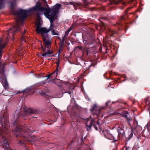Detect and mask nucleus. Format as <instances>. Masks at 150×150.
I'll use <instances>...</instances> for the list:
<instances>
[{"instance_id": "c9c22d12", "label": "nucleus", "mask_w": 150, "mask_h": 150, "mask_svg": "<svg viewBox=\"0 0 150 150\" xmlns=\"http://www.w3.org/2000/svg\"><path fill=\"white\" fill-rule=\"evenodd\" d=\"M74 7L75 6V5H74Z\"/></svg>"}, {"instance_id": "f3484780", "label": "nucleus", "mask_w": 150, "mask_h": 150, "mask_svg": "<svg viewBox=\"0 0 150 150\" xmlns=\"http://www.w3.org/2000/svg\"><path fill=\"white\" fill-rule=\"evenodd\" d=\"M74 26L72 25L71 27H70L68 30H67L70 32L73 28Z\"/></svg>"}, {"instance_id": "7ed1b4c3", "label": "nucleus", "mask_w": 150, "mask_h": 150, "mask_svg": "<svg viewBox=\"0 0 150 150\" xmlns=\"http://www.w3.org/2000/svg\"><path fill=\"white\" fill-rule=\"evenodd\" d=\"M22 114V113L20 111L17 110L16 112V117H14V120H17L18 116L21 115ZM17 120L16 121L14 120V121L13 125L16 127V128L14 130L15 132V134L17 137H18L19 135L22 136V133L23 132L21 128L19 127V125L17 124Z\"/></svg>"}, {"instance_id": "b1692460", "label": "nucleus", "mask_w": 150, "mask_h": 150, "mask_svg": "<svg viewBox=\"0 0 150 150\" xmlns=\"http://www.w3.org/2000/svg\"><path fill=\"white\" fill-rule=\"evenodd\" d=\"M78 47L80 49H82V47L81 46H79Z\"/></svg>"}, {"instance_id": "e433bc0d", "label": "nucleus", "mask_w": 150, "mask_h": 150, "mask_svg": "<svg viewBox=\"0 0 150 150\" xmlns=\"http://www.w3.org/2000/svg\"><path fill=\"white\" fill-rule=\"evenodd\" d=\"M70 93H70V92L69 93V94H70Z\"/></svg>"}, {"instance_id": "2f4dec72", "label": "nucleus", "mask_w": 150, "mask_h": 150, "mask_svg": "<svg viewBox=\"0 0 150 150\" xmlns=\"http://www.w3.org/2000/svg\"><path fill=\"white\" fill-rule=\"evenodd\" d=\"M128 149V148H126V149L125 150H127Z\"/></svg>"}, {"instance_id": "a878e982", "label": "nucleus", "mask_w": 150, "mask_h": 150, "mask_svg": "<svg viewBox=\"0 0 150 150\" xmlns=\"http://www.w3.org/2000/svg\"><path fill=\"white\" fill-rule=\"evenodd\" d=\"M97 124L98 125H99L100 124V122L99 121H98L97 122Z\"/></svg>"}, {"instance_id": "aec40b11", "label": "nucleus", "mask_w": 150, "mask_h": 150, "mask_svg": "<svg viewBox=\"0 0 150 150\" xmlns=\"http://www.w3.org/2000/svg\"><path fill=\"white\" fill-rule=\"evenodd\" d=\"M125 127L124 126H123L122 127H118V130H120V129H121V130H122L123 129V128H124Z\"/></svg>"}, {"instance_id": "4be33fe9", "label": "nucleus", "mask_w": 150, "mask_h": 150, "mask_svg": "<svg viewBox=\"0 0 150 150\" xmlns=\"http://www.w3.org/2000/svg\"><path fill=\"white\" fill-rule=\"evenodd\" d=\"M133 135V134L132 133V132H131L130 133V135L129 136V137L130 138H132V137Z\"/></svg>"}, {"instance_id": "39448f33", "label": "nucleus", "mask_w": 150, "mask_h": 150, "mask_svg": "<svg viewBox=\"0 0 150 150\" xmlns=\"http://www.w3.org/2000/svg\"><path fill=\"white\" fill-rule=\"evenodd\" d=\"M1 141L3 143V147L5 150H10L8 141L6 140V137L2 136Z\"/></svg>"}, {"instance_id": "20e7f679", "label": "nucleus", "mask_w": 150, "mask_h": 150, "mask_svg": "<svg viewBox=\"0 0 150 150\" xmlns=\"http://www.w3.org/2000/svg\"><path fill=\"white\" fill-rule=\"evenodd\" d=\"M8 124V118L7 116H4L3 117L0 118V124L2 127L0 130L1 133L2 134L4 133L5 134L7 133V126Z\"/></svg>"}, {"instance_id": "f03ea898", "label": "nucleus", "mask_w": 150, "mask_h": 150, "mask_svg": "<svg viewBox=\"0 0 150 150\" xmlns=\"http://www.w3.org/2000/svg\"><path fill=\"white\" fill-rule=\"evenodd\" d=\"M42 14H43V13H40L39 12L37 13L36 31L38 33L41 34L42 39L45 45V49L44 50H43L45 53L42 54V56L45 57H49L50 56V55L52 53V51H50L49 50V47L51 44V39L47 34L49 32V28L47 29L45 28H41L40 27L41 25V18L39 15Z\"/></svg>"}, {"instance_id": "dca6fc26", "label": "nucleus", "mask_w": 150, "mask_h": 150, "mask_svg": "<svg viewBox=\"0 0 150 150\" xmlns=\"http://www.w3.org/2000/svg\"><path fill=\"white\" fill-rule=\"evenodd\" d=\"M69 33V32L67 30V31L65 32V35L63 37L66 38L68 35Z\"/></svg>"}, {"instance_id": "9b49d317", "label": "nucleus", "mask_w": 150, "mask_h": 150, "mask_svg": "<svg viewBox=\"0 0 150 150\" xmlns=\"http://www.w3.org/2000/svg\"><path fill=\"white\" fill-rule=\"evenodd\" d=\"M119 136V133L118 132V131H117L116 132V133L113 136V139H115V138L116 137H118Z\"/></svg>"}, {"instance_id": "5701e85b", "label": "nucleus", "mask_w": 150, "mask_h": 150, "mask_svg": "<svg viewBox=\"0 0 150 150\" xmlns=\"http://www.w3.org/2000/svg\"><path fill=\"white\" fill-rule=\"evenodd\" d=\"M102 25L103 27H106V25L105 24L103 23Z\"/></svg>"}, {"instance_id": "9d476101", "label": "nucleus", "mask_w": 150, "mask_h": 150, "mask_svg": "<svg viewBox=\"0 0 150 150\" xmlns=\"http://www.w3.org/2000/svg\"><path fill=\"white\" fill-rule=\"evenodd\" d=\"M6 45V44H2L1 42H0V50L1 52V55L2 53V50L5 47Z\"/></svg>"}, {"instance_id": "1a4fd4ad", "label": "nucleus", "mask_w": 150, "mask_h": 150, "mask_svg": "<svg viewBox=\"0 0 150 150\" xmlns=\"http://www.w3.org/2000/svg\"><path fill=\"white\" fill-rule=\"evenodd\" d=\"M117 32L110 29H109L108 33L110 37L112 36L114 34L116 33Z\"/></svg>"}, {"instance_id": "bb28decb", "label": "nucleus", "mask_w": 150, "mask_h": 150, "mask_svg": "<svg viewBox=\"0 0 150 150\" xmlns=\"http://www.w3.org/2000/svg\"><path fill=\"white\" fill-rule=\"evenodd\" d=\"M18 110L19 111V110H21V108H18Z\"/></svg>"}, {"instance_id": "6e6552de", "label": "nucleus", "mask_w": 150, "mask_h": 150, "mask_svg": "<svg viewBox=\"0 0 150 150\" xmlns=\"http://www.w3.org/2000/svg\"><path fill=\"white\" fill-rule=\"evenodd\" d=\"M24 114L25 115L28 116L30 114H33L35 113V111L34 110L31 109V108L28 109L27 110L24 111Z\"/></svg>"}, {"instance_id": "0eeeda50", "label": "nucleus", "mask_w": 150, "mask_h": 150, "mask_svg": "<svg viewBox=\"0 0 150 150\" xmlns=\"http://www.w3.org/2000/svg\"><path fill=\"white\" fill-rule=\"evenodd\" d=\"M56 64H57V68L56 69L55 71L53 72H52L51 74H49L48 75H47L46 76V80H48V79L50 77V76L52 74H54V76L55 78H56L58 74V67H59V62L57 63Z\"/></svg>"}, {"instance_id": "6ab92c4d", "label": "nucleus", "mask_w": 150, "mask_h": 150, "mask_svg": "<svg viewBox=\"0 0 150 150\" xmlns=\"http://www.w3.org/2000/svg\"><path fill=\"white\" fill-rule=\"evenodd\" d=\"M18 143L21 145H22L24 144V143L21 140H19Z\"/></svg>"}, {"instance_id": "4468645a", "label": "nucleus", "mask_w": 150, "mask_h": 150, "mask_svg": "<svg viewBox=\"0 0 150 150\" xmlns=\"http://www.w3.org/2000/svg\"><path fill=\"white\" fill-rule=\"evenodd\" d=\"M97 107V105H94L93 106L92 109H91V110L92 111H93L95 110L96 109Z\"/></svg>"}, {"instance_id": "473e14b6", "label": "nucleus", "mask_w": 150, "mask_h": 150, "mask_svg": "<svg viewBox=\"0 0 150 150\" xmlns=\"http://www.w3.org/2000/svg\"><path fill=\"white\" fill-rule=\"evenodd\" d=\"M100 110H99L98 111V112H100Z\"/></svg>"}, {"instance_id": "412c9836", "label": "nucleus", "mask_w": 150, "mask_h": 150, "mask_svg": "<svg viewBox=\"0 0 150 150\" xmlns=\"http://www.w3.org/2000/svg\"><path fill=\"white\" fill-rule=\"evenodd\" d=\"M111 103V101L110 100L108 101L106 103H105V105L106 106H107L109 104V103Z\"/></svg>"}, {"instance_id": "c85d7f7f", "label": "nucleus", "mask_w": 150, "mask_h": 150, "mask_svg": "<svg viewBox=\"0 0 150 150\" xmlns=\"http://www.w3.org/2000/svg\"><path fill=\"white\" fill-rule=\"evenodd\" d=\"M24 33H25V28H24Z\"/></svg>"}, {"instance_id": "72a5a7b5", "label": "nucleus", "mask_w": 150, "mask_h": 150, "mask_svg": "<svg viewBox=\"0 0 150 150\" xmlns=\"http://www.w3.org/2000/svg\"><path fill=\"white\" fill-rule=\"evenodd\" d=\"M58 39H60V38H58Z\"/></svg>"}, {"instance_id": "423d86ee", "label": "nucleus", "mask_w": 150, "mask_h": 150, "mask_svg": "<svg viewBox=\"0 0 150 150\" xmlns=\"http://www.w3.org/2000/svg\"><path fill=\"white\" fill-rule=\"evenodd\" d=\"M95 123V121L94 119H92L91 120L90 124L89 125L88 124V122H87L86 123V128L88 131H89L91 129V126L92 125H93L95 129L96 130L98 129V128L96 127V126L94 124Z\"/></svg>"}, {"instance_id": "f704fd0d", "label": "nucleus", "mask_w": 150, "mask_h": 150, "mask_svg": "<svg viewBox=\"0 0 150 150\" xmlns=\"http://www.w3.org/2000/svg\"><path fill=\"white\" fill-rule=\"evenodd\" d=\"M27 132H30L29 131H27Z\"/></svg>"}, {"instance_id": "a211bd4d", "label": "nucleus", "mask_w": 150, "mask_h": 150, "mask_svg": "<svg viewBox=\"0 0 150 150\" xmlns=\"http://www.w3.org/2000/svg\"><path fill=\"white\" fill-rule=\"evenodd\" d=\"M65 38L64 37H63L62 38V39L61 41V43L63 44L64 42V40Z\"/></svg>"}, {"instance_id": "393cba45", "label": "nucleus", "mask_w": 150, "mask_h": 150, "mask_svg": "<svg viewBox=\"0 0 150 150\" xmlns=\"http://www.w3.org/2000/svg\"><path fill=\"white\" fill-rule=\"evenodd\" d=\"M69 3L70 4H71V5H73L74 4V3L73 2H70Z\"/></svg>"}, {"instance_id": "2eb2a0df", "label": "nucleus", "mask_w": 150, "mask_h": 150, "mask_svg": "<svg viewBox=\"0 0 150 150\" xmlns=\"http://www.w3.org/2000/svg\"><path fill=\"white\" fill-rule=\"evenodd\" d=\"M22 37H21V40L22 41H24V42H25V40H24V36L23 35V33H22Z\"/></svg>"}, {"instance_id": "c756f323", "label": "nucleus", "mask_w": 150, "mask_h": 150, "mask_svg": "<svg viewBox=\"0 0 150 150\" xmlns=\"http://www.w3.org/2000/svg\"><path fill=\"white\" fill-rule=\"evenodd\" d=\"M44 1H45V3H46V4H47V2H46V0H44Z\"/></svg>"}, {"instance_id": "f8f14e48", "label": "nucleus", "mask_w": 150, "mask_h": 150, "mask_svg": "<svg viewBox=\"0 0 150 150\" xmlns=\"http://www.w3.org/2000/svg\"><path fill=\"white\" fill-rule=\"evenodd\" d=\"M5 0H0V9L3 7L4 2Z\"/></svg>"}, {"instance_id": "7c9ffc66", "label": "nucleus", "mask_w": 150, "mask_h": 150, "mask_svg": "<svg viewBox=\"0 0 150 150\" xmlns=\"http://www.w3.org/2000/svg\"><path fill=\"white\" fill-rule=\"evenodd\" d=\"M125 117H126V118L128 119L127 118V115H125Z\"/></svg>"}, {"instance_id": "f257e3e1", "label": "nucleus", "mask_w": 150, "mask_h": 150, "mask_svg": "<svg viewBox=\"0 0 150 150\" xmlns=\"http://www.w3.org/2000/svg\"><path fill=\"white\" fill-rule=\"evenodd\" d=\"M14 4V2L11 3V11L12 14L17 16L18 18L16 20L15 25L9 29L8 33V36L10 33H11L12 35L13 36L15 33L18 31L20 32L23 29V26L22 25L24 22V19L27 18L28 13L34 11L41 12L44 13L45 16L49 20L50 22V25L49 28V32L51 31V34L52 35H58V33L54 30V25L52 23L58 13L59 10L61 7L60 4H56L52 8L50 9L41 7L39 4L29 9L28 10L20 9L17 11L13 9Z\"/></svg>"}, {"instance_id": "cd10ccee", "label": "nucleus", "mask_w": 150, "mask_h": 150, "mask_svg": "<svg viewBox=\"0 0 150 150\" xmlns=\"http://www.w3.org/2000/svg\"><path fill=\"white\" fill-rule=\"evenodd\" d=\"M41 94H42V95H44L45 94V93H40Z\"/></svg>"}, {"instance_id": "ddd939ff", "label": "nucleus", "mask_w": 150, "mask_h": 150, "mask_svg": "<svg viewBox=\"0 0 150 150\" xmlns=\"http://www.w3.org/2000/svg\"><path fill=\"white\" fill-rule=\"evenodd\" d=\"M30 91V88L26 89H25L24 90V91H21V92L27 93L29 92Z\"/></svg>"}]
</instances>
